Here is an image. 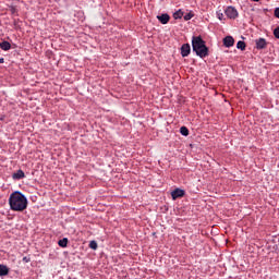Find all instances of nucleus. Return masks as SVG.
<instances>
[{"instance_id": "f257e3e1", "label": "nucleus", "mask_w": 279, "mask_h": 279, "mask_svg": "<svg viewBox=\"0 0 279 279\" xmlns=\"http://www.w3.org/2000/svg\"><path fill=\"white\" fill-rule=\"evenodd\" d=\"M27 196L22 192L15 191L11 193L9 197V205L14 213H23V210L27 209Z\"/></svg>"}, {"instance_id": "f03ea898", "label": "nucleus", "mask_w": 279, "mask_h": 279, "mask_svg": "<svg viewBox=\"0 0 279 279\" xmlns=\"http://www.w3.org/2000/svg\"><path fill=\"white\" fill-rule=\"evenodd\" d=\"M192 50L198 58H208L209 49L206 46V41L202 38V36H193L192 37Z\"/></svg>"}, {"instance_id": "7ed1b4c3", "label": "nucleus", "mask_w": 279, "mask_h": 279, "mask_svg": "<svg viewBox=\"0 0 279 279\" xmlns=\"http://www.w3.org/2000/svg\"><path fill=\"white\" fill-rule=\"evenodd\" d=\"M225 14L226 16H228L229 19L231 20H235V19H239V11H236V8L230 5V7H227V9L225 10Z\"/></svg>"}, {"instance_id": "20e7f679", "label": "nucleus", "mask_w": 279, "mask_h": 279, "mask_svg": "<svg viewBox=\"0 0 279 279\" xmlns=\"http://www.w3.org/2000/svg\"><path fill=\"white\" fill-rule=\"evenodd\" d=\"M184 195H186V191L180 189V187H175L172 192H171V197L173 201L175 199H180L181 197H184Z\"/></svg>"}, {"instance_id": "39448f33", "label": "nucleus", "mask_w": 279, "mask_h": 279, "mask_svg": "<svg viewBox=\"0 0 279 279\" xmlns=\"http://www.w3.org/2000/svg\"><path fill=\"white\" fill-rule=\"evenodd\" d=\"M181 56L182 58H189L191 56V44H183L181 46Z\"/></svg>"}, {"instance_id": "423d86ee", "label": "nucleus", "mask_w": 279, "mask_h": 279, "mask_svg": "<svg viewBox=\"0 0 279 279\" xmlns=\"http://www.w3.org/2000/svg\"><path fill=\"white\" fill-rule=\"evenodd\" d=\"M256 49L262 50V49H267V39L260 37L255 40Z\"/></svg>"}, {"instance_id": "0eeeda50", "label": "nucleus", "mask_w": 279, "mask_h": 279, "mask_svg": "<svg viewBox=\"0 0 279 279\" xmlns=\"http://www.w3.org/2000/svg\"><path fill=\"white\" fill-rule=\"evenodd\" d=\"M157 20L159 21V23H161V25H167V23L171 21V16L169 15V13H162L161 15H157Z\"/></svg>"}, {"instance_id": "6e6552de", "label": "nucleus", "mask_w": 279, "mask_h": 279, "mask_svg": "<svg viewBox=\"0 0 279 279\" xmlns=\"http://www.w3.org/2000/svg\"><path fill=\"white\" fill-rule=\"evenodd\" d=\"M223 45L225 47H227L228 49H230V47H234V37L232 36H226L223 38Z\"/></svg>"}, {"instance_id": "1a4fd4ad", "label": "nucleus", "mask_w": 279, "mask_h": 279, "mask_svg": "<svg viewBox=\"0 0 279 279\" xmlns=\"http://www.w3.org/2000/svg\"><path fill=\"white\" fill-rule=\"evenodd\" d=\"M12 178L13 180H23V178H25V172L22 169H20L12 174Z\"/></svg>"}, {"instance_id": "9d476101", "label": "nucleus", "mask_w": 279, "mask_h": 279, "mask_svg": "<svg viewBox=\"0 0 279 279\" xmlns=\"http://www.w3.org/2000/svg\"><path fill=\"white\" fill-rule=\"evenodd\" d=\"M10 268L7 265L0 264V277L9 276Z\"/></svg>"}, {"instance_id": "9b49d317", "label": "nucleus", "mask_w": 279, "mask_h": 279, "mask_svg": "<svg viewBox=\"0 0 279 279\" xmlns=\"http://www.w3.org/2000/svg\"><path fill=\"white\" fill-rule=\"evenodd\" d=\"M0 49H2V51H10V49H12V44H10V41H2L0 43Z\"/></svg>"}, {"instance_id": "f8f14e48", "label": "nucleus", "mask_w": 279, "mask_h": 279, "mask_svg": "<svg viewBox=\"0 0 279 279\" xmlns=\"http://www.w3.org/2000/svg\"><path fill=\"white\" fill-rule=\"evenodd\" d=\"M59 247H66L69 245V238H63L58 241Z\"/></svg>"}, {"instance_id": "ddd939ff", "label": "nucleus", "mask_w": 279, "mask_h": 279, "mask_svg": "<svg viewBox=\"0 0 279 279\" xmlns=\"http://www.w3.org/2000/svg\"><path fill=\"white\" fill-rule=\"evenodd\" d=\"M184 16V12H182V9H179L177 12L173 13V19L178 21V19H182Z\"/></svg>"}, {"instance_id": "4468645a", "label": "nucleus", "mask_w": 279, "mask_h": 279, "mask_svg": "<svg viewBox=\"0 0 279 279\" xmlns=\"http://www.w3.org/2000/svg\"><path fill=\"white\" fill-rule=\"evenodd\" d=\"M245 47H246L245 41L239 40L236 43V49H240L241 51H245Z\"/></svg>"}, {"instance_id": "2eb2a0df", "label": "nucleus", "mask_w": 279, "mask_h": 279, "mask_svg": "<svg viewBox=\"0 0 279 279\" xmlns=\"http://www.w3.org/2000/svg\"><path fill=\"white\" fill-rule=\"evenodd\" d=\"M180 134H182V136H189V128L181 126L180 128Z\"/></svg>"}, {"instance_id": "dca6fc26", "label": "nucleus", "mask_w": 279, "mask_h": 279, "mask_svg": "<svg viewBox=\"0 0 279 279\" xmlns=\"http://www.w3.org/2000/svg\"><path fill=\"white\" fill-rule=\"evenodd\" d=\"M193 16H195V14L193 13V11H190L187 14H185L183 16L184 21H191V19H193Z\"/></svg>"}, {"instance_id": "f3484780", "label": "nucleus", "mask_w": 279, "mask_h": 279, "mask_svg": "<svg viewBox=\"0 0 279 279\" xmlns=\"http://www.w3.org/2000/svg\"><path fill=\"white\" fill-rule=\"evenodd\" d=\"M216 16L219 21H226V17L223 15V12H221V10L216 12Z\"/></svg>"}, {"instance_id": "a211bd4d", "label": "nucleus", "mask_w": 279, "mask_h": 279, "mask_svg": "<svg viewBox=\"0 0 279 279\" xmlns=\"http://www.w3.org/2000/svg\"><path fill=\"white\" fill-rule=\"evenodd\" d=\"M89 247H90V250H97V247H98L97 241L92 240V241L89 242Z\"/></svg>"}, {"instance_id": "6ab92c4d", "label": "nucleus", "mask_w": 279, "mask_h": 279, "mask_svg": "<svg viewBox=\"0 0 279 279\" xmlns=\"http://www.w3.org/2000/svg\"><path fill=\"white\" fill-rule=\"evenodd\" d=\"M274 36H275V38H277V40H279V26H277V27L274 29Z\"/></svg>"}, {"instance_id": "aec40b11", "label": "nucleus", "mask_w": 279, "mask_h": 279, "mask_svg": "<svg viewBox=\"0 0 279 279\" xmlns=\"http://www.w3.org/2000/svg\"><path fill=\"white\" fill-rule=\"evenodd\" d=\"M275 16L276 19H279V7L275 9Z\"/></svg>"}, {"instance_id": "412c9836", "label": "nucleus", "mask_w": 279, "mask_h": 279, "mask_svg": "<svg viewBox=\"0 0 279 279\" xmlns=\"http://www.w3.org/2000/svg\"><path fill=\"white\" fill-rule=\"evenodd\" d=\"M29 260H32L29 257L27 256L23 257V263H29Z\"/></svg>"}, {"instance_id": "4be33fe9", "label": "nucleus", "mask_w": 279, "mask_h": 279, "mask_svg": "<svg viewBox=\"0 0 279 279\" xmlns=\"http://www.w3.org/2000/svg\"><path fill=\"white\" fill-rule=\"evenodd\" d=\"M3 62H5V59L0 58V64H3Z\"/></svg>"}, {"instance_id": "5701e85b", "label": "nucleus", "mask_w": 279, "mask_h": 279, "mask_svg": "<svg viewBox=\"0 0 279 279\" xmlns=\"http://www.w3.org/2000/svg\"><path fill=\"white\" fill-rule=\"evenodd\" d=\"M252 1L258 2V1H260V0H252Z\"/></svg>"}]
</instances>
